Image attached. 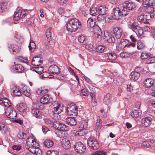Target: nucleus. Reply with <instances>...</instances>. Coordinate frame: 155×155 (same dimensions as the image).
I'll list each match as a JSON object with an SVG mask.
<instances>
[{"instance_id": "nucleus-31", "label": "nucleus", "mask_w": 155, "mask_h": 155, "mask_svg": "<svg viewBox=\"0 0 155 155\" xmlns=\"http://www.w3.org/2000/svg\"><path fill=\"white\" fill-rule=\"evenodd\" d=\"M106 38V40L109 43H114L115 41V39L111 34H109L107 36L105 35Z\"/></svg>"}, {"instance_id": "nucleus-10", "label": "nucleus", "mask_w": 155, "mask_h": 155, "mask_svg": "<svg viewBox=\"0 0 155 155\" xmlns=\"http://www.w3.org/2000/svg\"><path fill=\"white\" fill-rule=\"evenodd\" d=\"M86 147L81 142L77 143L74 145L75 150L78 153H82L85 150Z\"/></svg>"}, {"instance_id": "nucleus-12", "label": "nucleus", "mask_w": 155, "mask_h": 155, "mask_svg": "<svg viewBox=\"0 0 155 155\" xmlns=\"http://www.w3.org/2000/svg\"><path fill=\"white\" fill-rule=\"evenodd\" d=\"M61 142L62 146L65 149H68L71 146V141L69 138H64Z\"/></svg>"}, {"instance_id": "nucleus-59", "label": "nucleus", "mask_w": 155, "mask_h": 155, "mask_svg": "<svg viewBox=\"0 0 155 155\" xmlns=\"http://www.w3.org/2000/svg\"><path fill=\"white\" fill-rule=\"evenodd\" d=\"M148 60L149 62L148 64L153 63H155V57H150L148 58Z\"/></svg>"}, {"instance_id": "nucleus-41", "label": "nucleus", "mask_w": 155, "mask_h": 155, "mask_svg": "<svg viewBox=\"0 0 155 155\" xmlns=\"http://www.w3.org/2000/svg\"><path fill=\"white\" fill-rule=\"evenodd\" d=\"M67 129L68 128L65 125L61 123L58 124V126L57 127L58 130L66 131Z\"/></svg>"}, {"instance_id": "nucleus-15", "label": "nucleus", "mask_w": 155, "mask_h": 155, "mask_svg": "<svg viewBox=\"0 0 155 155\" xmlns=\"http://www.w3.org/2000/svg\"><path fill=\"white\" fill-rule=\"evenodd\" d=\"M18 109L23 115H25L28 110L25 104L23 103L19 104Z\"/></svg>"}, {"instance_id": "nucleus-25", "label": "nucleus", "mask_w": 155, "mask_h": 155, "mask_svg": "<svg viewBox=\"0 0 155 155\" xmlns=\"http://www.w3.org/2000/svg\"><path fill=\"white\" fill-rule=\"evenodd\" d=\"M152 118L149 117H147L143 118L142 121V125L143 126L147 127L151 124Z\"/></svg>"}, {"instance_id": "nucleus-14", "label": "nucleus", "mask_w": 155, "mask_h": 155, "mask_svg": "<svg viewBox=\"0 0 155 155\" xmlns=\"http://www.w3.org/2000/svg\"><path fill=\"white\" fill-rule=\"evenodd\" d=\"M40 103L43 104H48L51 102L52 98L51 96L48 94H46L42 97L40 99Z\"/></svg>"}, {"instance_id": "nucleus-3", "label": "nucleus", "mask_w": 155, "mask_h": 155, "mask_svg": "<svg viewBox=\"0 0 155 155\" xmlns=\"http://www.w3.org/2000/svg\"><path fill=\"white\" fill-rule=\"evenodd\" d=\"M82 25L79 20L76 18H72L68 21L66 24V29H78L82 28Z\"/></svg>"}, {"instance_id": "nucleus-57", "label": "nucleus", "mask_w": 155, "mask_h": 155, "mask_svg": "<svg viewBox=\"0 0 155 155\" xmlns=\"http://www.w3.org/2000/svg\"><path fill=\"white\" fill-rule=\"evenodd\" d=\"M91 96V97L92 99V102L93 103H94V106H95L96 104L97 103L96 102V98L95 97V95L94 93H91L90 94Z\"/></svg>"}, {"instance_id": "nucleus-28", "label": "nucleus", "mask_w": 155, "mask_h": 155, "mask_svg": "<svg viewBox=\"0 0 155 155\" xmlns=\"http://www.w3.org/2000/svg\"><path fill=\"white\" fill-rule=\"evenodd\" d=\"M154 143L153 140H148L143 142L142 144L145 147H149L153 145Z\"/></svg>"}, {"instance_id": "nucleus-61", "label": "nucleus", "mask_w": 155, "mask_h": 155, "mask_svg": "<svg viewBox=\"0 0 155 155\" xmlns=\"http://www.w3.org/2000/svg\"><path fill=\"white\" fill-rule=\"evenodd\" d=\"M14 17L6 19V22L9 25H12L13 22Z\"/></svg>"}, {"instance_id": "nucleus-7", "label": "nucleus", "mask_w": 155, "mask_h": 155, "mask_svg": "<svg viewBox=\"0 0 155 155\" xmlns=\"http://www.w3.org/2000/svg\"><path fill=\"white\" fill-rule=\"evenodd\" d=\"M5 114L10 119L15 118L17 115L16 111L13 107H8L7 108L5 111Z\"/></svg>"}, {"instance_id": "nucleus-53", "label": "nucleus", "mask_w": 155, "mask_h": 155, "mask_svg": "<svg viewBox=\"0 0 155 155\" xmlns=\"http://www.w3.org/2000/svg\"><path fill=\"white\" fill-rule=\"evenodd\" d=\"M36 45L34 42L32 40L30 41L28 46L29 50H31L32 48L35 49L36 48Z\"/></svg>"}, {"instance_id": "nucleus-44", "label": "nucleus", "mask_w": 155, "mask_h": 155, "mask_svg": "<svg viewBox=\"0 0 155 155\" xmlns=\"http://www.w3.org/2000/svg\"><path fill=\"white\" fill-rule=\"evenodd\" d=\"M95 21L92 18H90L87 20V25L89 27H93L94 26Z\"/></svg>"}, {"instance_id": "nucleus-48", "label": "nucleus", "mask_w": 155, "mask_h": 155, "mask_svg": "<svg viewBox=\"0 0 155 155\" xmlns=\"http://www.w3.org/2000/svg\"><path fill=\"white\" fill-rule=\"evenodd\" d=\"M139 115V114L138 111L136 110H132L131 113L130 115L133 117H137Z\"/></svg>"}, {"instance_id": "nucleus-36", "label": "nucleus", "mask_w": 155, "mask_h": 155, "mask_svg": "<svg viewBox=\"0 0 155 155\" xmlns=\"http://www.w3.org/2000/svg\"><path fill=\"white\" fill-rule=\"evenodd\" d=\"M138 20L140 22H143L144 23H147L148 22L147 21V18H146L143 15H141L139 16L137 18Z\"/></svg>"}, {"instance_id": "nucleus-35", "label": "nucleus", "mask_w": 155, "mask_h": 155, "mask_svg": "<svg viewBox=\"0 0 155 155\" xmlns=\"http://www.w3.org/2000/svg\"><path fill=\"white\" fill-rule=\"evenodd\" d=\"M110 95L109 94H107L104 97V103L106 105L109 104L110 100Z\"/></svg>"}, {"instance_id": "nucleus-45", "label": "nucleus", "mask_w": 155, "mask_h": 155, "mask_svg": "<svg viewBox=\"0 0 155 155\" xmlns=\"http://www.w3.org/2000/svg\"><path fill=\"white\" fill-rule=\"evenodd\" d=\"M137 48L138 49H142L145 48V45L142 42L138 41L137 43Z\"/></svg>"}, {"instance_id": "nucleus-11", "label": "nucleus", "mask_w": 155, "mask_h": 155, "mask_svg": "<svg viewBox=\"0 0 155 155\" xmlns=\"http://www.w3.org/2000/svg\"><path fill=\"white\" fill-rule=\"evenodd\" d=\"M124 6L121 8H124V10L127 12V15L128 14L129 11L132 10L135 7L134 4L132 2H128V1H126L124 2Z\"/></svg>"}, {"instance_id": "nucleus-21", "label": "nucleus", "mask_w": 155, "mask_h": 155, "mask_svg": "<svg viewBox=\"0 0 155 155\" xmlns=\"http://www.w3.org/2000/svg\"><path fill=\"white\" fill-rule=\"evenodd\" d=\"M98 13L105 15L108 12V8L104 6H100L98 7Z\"/></svg>"}, {"instance_id": "nucleus-18", "label": "nucleus", "mask_w": 155, "mask_h": 155, "mask_svg": "<svg viewBox=\"0 0 155 155\" xmlns=\"http://www.w3.org/2000/svg\"><path fill=\"white\" fill-rule=\"evenodd\" d=\"M48 70L51 74H55L59 72L58 67L56 65H51L49 68Z\"/></svg>"}, {"instance_id": "nucleus-29", "label": "nucleus", "mask_w": 155, "mask_h": 155, "mask_svg": "<svg viewBox=\"0 0 155 155\" xmlns=\"http://www.w3.org/2000/svg\"><path fill=\"white\" fill-rule=\"evenodd\" d=\"M37 67V66H36L35 67L31 68V70L35 71L36 72L39 74L40 75H41V73L43 72L44 70L42 66L38 67H38Z\"/></svg>"}, {"instance_id": "nucleus-46", "label": "nucleus", "mask_w": 155, "mask_h": 155, "mask_svg": "<svg viewBox=\"0 0 155 155\" xmlns=\"http://www.w3.org/2000/svg\"><path fill=\"white\" fill-rule=\"evenodd\" d=\"M87 126V123L86 122H81L79 128L80 129L84 130L86 128Z\"/></svg>"}, {"instance_id": "nucleus-24", "label": "nucleus", "mask_w": 155, "mask_h": 155, "mask_svg": "<svg viewBox=\"0 0 155 155\" xmlns=\"http://www.w3.org/2000/svg\"><path fill=\"white\" fill-rule=\"evenodd\" d=\"M75 118L70 116V117H67L65 120V121L68 125H75L76 124V121Z\"/></svg>"}, {"instance_id": "nucleus-51", "label": "nucleus", "mask_w": 155, "mask_h": 155, "mask_svg": "<svg viewBox=\"0 0 155 155\" xmlns=\"http://www.w3.org/2000/svg\"><path fill=\"white\" fill-rule=\"evenodd\" d=\"M46 154L47 155H58V151L55 150H48Z\"/></svg>"}, {"instance_id": "nucleus-40", "label": "nucleus", "mask_w": 155, "mask_h": 155, "mask_svg": "<svg viewBox=\"0 0 155 155\" xmlns=\"http://www.w3.org/2000/svg\"><path fill=\"white\" fill-rule=\"evenodd\" d=\"M15 68L16 72H21L24 69L23 67L20 64H15Z\"/></svg>"}, {"instance_id": "nucleus-23", "label": "nucleus", "mask_w": 155, "mask_h": 155, "mask_svg": "<svg viewBox=\"0 0 155 155\" xmlns=\"http://www.w3.org/2000/svg\"><path fill=\"white\" fill-rule=\"evenodd\" d=\"M103 32L101 31V30H95L94 31V35L97 39L98 41H100L102 39V36L103 34Z\"/></svg>"}, {"instance_id": "nucleus-42", "label": "nucleus", "mask_w": 155, "mask_h": 155, "mask_svg": "<svg viewBox=\"0 0 155 155\" xmlns=\"http://www.w3.org/2000/svg\"><path fill=\"white\" fill-rule=\"evenodd\" d=\"M150 56L151 54H150L148 53L143 52L141 53L140 57L141 59L144 60L149 58V57H150Z\"/></svg>"}, {"instance_id": "nucleus-52", "label": "nucleus", "mask_w": 155, "mask_h": 155, "mask_svg": "<svg viewBox=\"0 0 155 155\" xmlns=\"http://www.w3.org/2000/svg\"><path fill=\"white\" fill-rule=\"evenodd\" d=\"M18 137L20 139L25 138L26 137V134H25L23 132L20 131L19 132L17 135Z\"/></svg>"}, {"instance_id": "nucleus-33", "label": "nucleus", "mask_w": 155, "mask_h": 155, "mask_svg": "<svg viewBox=\"0 0 155 155\" xmlns=\"http://www.w3.org/2000/svg\"><path fill=\"white\" fill-rule=\"evenodd\" d=\"M48 91L47 89L40 87L37 89L36 90V92L38 95H41L47 93L48 92Z\"/></svg>"}, {"instance_id": "nucleus-16", "label": "nucleus", "mask_w": 155, "mask_h": 155, "mask_svg": "<svg viewBox=\"0 0 155 155\" xmlns=\"http://www.w3.org/2000/svg\"><path fill=\"white\" fill-rule=\"evenodd\" d=\"M42 63L41 59L38 57H35L32 59L31 64L34 66H38Z\"/></svg>"}, {"instance_id": "nucleus-60", "label": "nucleus", "mask_w": 155, "mask_h": 155, "mask_svg": "<svg viewBox=\"0 0 155 155\" xmlns=\"http://www.w3.org/2000/svg\"><path fill=\"white\" fill-rule=\"evenodd\" d=\"M46 35L48 38V39L51 37V32L50 30H46L45 32Z\"/></svg>"}, {"instance_id": "nucleus-47", "label": "nucleus", "mask_w": 155, "mask_h": 155, "mask_svg": "<svg viewBox=\"0 0 155 155\" xmlns=\"http://www.w3.org/2000/svg\"><path fill=\"white\" fill-rule=\"evenodd\" d=\"M66 131L58 130L56 134L60 138L64 137L65 136Z\"/></svg>"}, {"instance_id": "nucleus-17", "label": "nucleus", "mask_w": 155, "mask_h": 155, "mask_svg": "<svg viewBox=\"0 0 155 155\" xmlns=\"http://www.w3.org/2000/svg\"><path fill=\"white\" fill-rule=\"evenodd\" d=\"M20 89L21 94L22 93L23 95L27 97L29 96L30 94V90L27 86L21 85Z\"/></svg>"}, {"instance_id": "nucleus-9", "label": "nucleus", "mask_w": 155, "mask_h": 155, "mask_svg": "<svg viewBox=\"0 0 155 155\" xmlns=\"http://www.w3.org/2000/svg\"><path fill=\"white\" fill-rule=\"evenodd\" d=\"M52 108L53 112L56 114L60 113L63 110V107L61 106L60 104L58 102H55L52 103Z\"/></svg>"}, {"instance_id": "nucleus-43", "label": "nucleus", "mask_w": 155, "mask_h": 155, "mask_svg": "<svg viewBox=\"0 0 155 155\" xmlns=\"http://www.w3.org/2000/svg\"><path fill=\"white\" fill-rule=\"evenodd\" d=\"M44 145L48 147H52L53 144V142L49 140H47L44 142Z\"/></svg>"}, {"instance_id": "nucleus-6", "label": "nucleus", "mask_w": 155, "mask_h": 155, "mask_svg": "<svg viewBox=\"0 0 155 155\" xmlns=\"http://www.w3.org/2000/svg\"><path fill=\"white\" fill-rule=\"evenodd\" d=\"M28 13V12L25 10L19 9L14 13V19L15 20L18 21L21 18L25 17Z\"/></svg>"}, {"instance_id": "nucleus-19", "label": "nucleus", "mask_w": 155, "mask_h": 155, "mask_svg": "<svg viewBox=\"0 0 155 155\" xmlns=\"http://www.w3.org/2000/svg\"><path fill=\"white\" fill-rule=\"evenodd\" d=\"M140 76V74L139 72L133 71L130 73V80L132 81H135L138 80Z\"/></svg>"}, {"instance_id": "nucleus-5", "label": "nucleus", "mask_w": 155, "mask_h": 155, "mask_svg": "<svg viewBox=\"0 0 155 155\" xmlns=\"http://www.w3.org/2000/svg\"><path fill=\"white\" fill-rule=\"evenodd\" d=\"M88 146L93 150H97L99 147V145L97 139L94 137H91L87 140Z\"/></svg>"}, {"instance_id": "nucleus-32", "label": "nucleus", "mask_w": 155, "mask_h": 155, "mask_svg": "<svg viewBox=\"0 0 155 155\" xmlns=\"http://www.w3.org/2000/svg\"><path fill=\"white\" fill-rule=\"evenodd\" d=\"M96 51L98 53H102L106 51L105 47L100 45L98 46L95 48Z\"/></svg>"}, {"instance_id": "nucleus-30", "label": "nucleus", "mask_w": 155, "mask_h": 155, "mask_svg": "<svg viewBox=\"0 0 155 155\" xmlns=\"http://www.w3.org/2000/svg\"><path fill=\"white\" fill-rule=\"evenodd\" d=\"M11 90L15 96H20L21 94V91H20L19 89L15 86H13V87L11 88Z\"/></svg>"}, {"instance_id": "nucleus-8", "label": "nucleus", "mask_w": 155, "mask_h": 155, "mask_svg": "<svg viewBox=\"0 0 155 155\" xmlns=\"http://www.w3.org/2000/svg\"><path fill=\"white\" fill-rule=\"evenodd\" d=\"M8 48L10 52L14 54H16L18 53L21 49L19 46L13 44H8Z\"/></svg>"}, {"instance_id": "nucleus-4", "label": "nucleus", "mask_w": 155, "mask_h": 155, "mask_svg": "<svg viewBox=\"0 0 155 155\" xmlns=\"http://www.w3.org/2000/svg\"><path fill=\"white\" fill-rule=\"evenodd\" d=\"M78 107L74 104H70L67 107V114L70 116L75 117L78 115Z\"/></svg>"}, {"instance_id": "nucleus-63", "label": "nucleus", "mask_w": 155, "mask_h": 155, "mask_svg": "<svg viewBox=\"0 0 155 155\" xmlns=\"http://www.w3.org/2000/svg\"><path fill=\"white\" fill-rule=\"evenodd\" d=\"M46 123L48 125L50 126L52 125L53 122L48 119H46L45 120Z\"/></svg>"}, {"instance_id": "nucleus-55", "label": "nucleus", "mask_w": 155, "mask_h": 155, "mask_svg": "<svg viewBox=\"0 0 155 155\" xmlns=\"http://www.w3.org/2000/svg\"><path fill=\"white\" fill-rule=\"evenodd\" d=\"M106 152L103 151H97L92 155H106Z\"/></svg>"}, {"instance_id": "nucleus-64", "label": "nucleus", "mask_w": 155, "mask_h": 155, "mask_svg": "<svg viewBox=\"0 0 155 155\" xmlns=\"http://www.w3.org/2000/svg\"><path fill=\"white\" fill-rule=\"evenodd\" d=\"M149 104L152 106L153 108H155V100L152 99L149 102Z\"/></svg>"}, {"instance_id": "nucleus-62", "label": "nucleus", "mask_w": 155, "mask_h": 155, "mask_svg": "<svg viewBox=\"0 0 155 155\" xmlns=\"http://www.w3.org/2000/svg\"><path fill=\"white\" fill-rule=\"evenodd\" d=\"M143 33V30H137V32L136 33V34L138 36L139 35V36H141L142 35Z\"/></svg>"}, {"instance_id": "nucleus-34", "label": "nucleus", "mask_w": 155, "mask_h": 155, "mask_svg": "<svg viewBox=\"0 0 155 155\" xmlns=\"http://www.w3.org/2000/svg\"><path fill=\"white\" fill-rule=\"evenodd\" d=\"M128 28L134 29H140V26L137 23L134 22L131 24L128 25Z\"/></svg>"}, {"instance_id": "nucleus-58", "label": "nucleus", "mask_w": 155, "mask_h": 155, "mask_svg": "<svg viewBox=\"0 0 155 155\" xmlns=\"http://www.w3.org/2000/svg\"><path fill=\"white\" fill-rule=\"evenodd\" d=\"M86 39L84 35L80 36L78 38V40L81 43H83Z\"/></svg>"}, {"instance_id": "nucleus-39", "label": "nucleus", "mask_w": 155, "mask_h": 155, "mask_svg": "<svg viewBox=\"0 0 155 155\" xmlns=\"http://www.w3.org/2000/svg\"><path fill=\"white\" fill-rule=\"evenodd\" d=\"M86 133L85 130L81 129H80V130H78L75 132H74V134H75V135L77 137L84 136Z\"/></svg>"}, {"instance_id": "nucleus-38", "label": "nucleus", "mask_w": 155, "mask_h": 155, "mask_svg": "<svg viewBox=\"0 0 155 155\" xmlns=\"http://www.w3.org/2000/svg\"><path fill=\"white\" fill-rule=\"evenodd\" d=\"M90 14L93 15L95 16L98 14V7H92L90 9Z\"/></svg>"}, {"instance_id": "nucleus-37", "label": "nucleus", "mask_w": 155, "mask_h": 155, "mask_svg": "<svg viewBox=\"0 0 155 155\" xmlns=\"http://www.w3.org/2000/svg\"><path fill=\"white\" fill-rule=\"evenodd\" d=\"M7 5L6 2H0V12H2L7 9Z\"/></svg>"}, {"instance_id": "nucleus-22", "label": "nucleus", "mask_w": 155, "mask_h": 155, "mask_svg": "<svg viewBox=\"0 0 155 155\" xmlns=\"http://www.w3.org/2000/svg\"><path fill=\"white\" fill-rule=\"evenodd\" d=\"M104 57L107 60H114L117 58V56L115 54L112 52L105 54Z\"/></svg>"}, {"instance_id": "nucleus-54", "label": "nucleus", "mask_w": 155, "mask_h": 155, "mask_svg": "<svg viewBox=\"0 0 155 155\" xmlns=\"http://www.w3.org/2000/svg\"><path fill=\"white\" fill-rule=\"evenodd\" d=\"M127 44L124 39L121 40L119 44V46L121 48H123L125 47Z\"/></svg>"}, {"instance_id": "nucleus-2", "label": "nucleus", "mask_w": 155, "mask_h": 155, "mask_svg": "<svg viewBox=\"0 0 155 155\" xmlns=\"http://www.w3.org/2000/svg\"><path fill=\"white\" fill-rule=\"evenodd\" d=\"M124 8H115L113 9L111 13V17L114 19H118L120 17L124 16L127 15V12L124 10Z\"/></svg>"}, {"instance_id": "nucleus-49", "label": "nucleus", "mask_w": 155, "mask_h": 155, "mask_svg": "<svg viewBox=\"0 0 155 155\" xmlns=\"http://www.w3.org/2000/svg\"><path fill=\"white\" fill-rule=\"evenodd\" d=\"M147 17V19H149L150 18H153L154 17V12L153 10V12L151 13V12H148L145 16Z\"/></svg>"}, {"instance_id": "nucleus-50", "label": "nucleus", "mask_w": 155, "mask_h": 155, "mask_svg": "<svg viewBox=\"0 0 155 155\" xmlns=\"http://www.w3.org/2000/svg\"><path fill=\"white\" fill-rule=\"evenodd\" d=\"M49 73L46 71L43 72L41 73V75H40L41 77L42 78H51V77H49Z\"/></svg>"}, {"instance_id": "nucleus-1", "label": "nucleus", "mask_w": 155, "mask_h": 155, "mask_svg": "<svg viewBox=\"0 0 155 155\" xmlns=\"http://www.w3.org/2000/svg\"><path fill=\"white\" fill-rule=\"evenodd\" d=\"M26 143L30 152L36 155H42V151L39 148L38 143L35 141L32 137L30 136L27 138Z\"/></svg>"}, {"instance_id": "nucleus-27", "label": "nucleus", "mask_w": 155, "mask_h": 155, "mask_svg": "<svg viewBox=\"0 0 155 155\" xmlns=\"http://www.w3.org/2000/svg\"><path fill=\"white\" fill-rule=\"evenodd\" d=\"M112 33L115 35L117 39H119L122 35V30H112Z\"/></svg>"}, {"instance_id": "nucleus-56", "label": "nucleus", "mask_w": 155, "mask_h": 155, "mask_svg": "<svg viewBox=\"0 0 155 155\" xmlns=\"http://www.w3.org/2000/svg\"><path fill=\"white\" fill-rule=\"evenodd\" d=\"M103 25L100 23H99L98 24L95 25L94 24V26L93 27H94V29L96 28V29H101V28H103Z\"/></svg>"}, {"instance_id": "nucleus-26", "label": "nucleus", "mask_w": 155, "mask_h": 155, "mask_svg": "<svg viewBox=\"0 0 155 155\" xmlns=\"http://www.w3.org/2000/svg\"><path fill=\"white\" fill-rule=\"evenodd\" d=\"M3 104L4 105L7 107H12L11 104V103L6 98H0V104Z\"/></svg>"}, {"instance_id": "nucleus-20", "label": "nucleus", "mask_w": 155, "mask_h": 155, "mask_svg": "<svg viewBox=\"0 0 155 155\" xmlns=\"http://www.w3.org/2000/svg\"><path fill=\"white\" fill-rule=\"evenodd\" d=\"M42 113V112L37 108H33L31 110L32 115L36 118H40L41 117Z\"/></svg>"}, {"instance_id": "nucleus-13", "label": "nucleus", "mask_w": 155, "mask_h": 155, "mask_svg": "<svg viewBox=\"0 0 155 155\" xmlns=\"http://www.w3.org/2000/svg\"><path fill=\"white\" fill-rule=\"evenodd\" d=\"M143 86L146 88H149L155 84V80L150 78L146 79L143 82Z\"/></svg>"}]
</instances>
